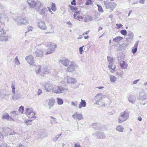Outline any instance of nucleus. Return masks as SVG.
Returning <instances> with one entry per match:
<instances>
[{
    "instance_id": "f257e3e1",
    "label": "nucleus",
    "mask_w": 147,
    "mask_h": 147,
    "mask_svg": "<svg viewBox=\"0 0 147 147\" xmlns=\"http://www.w3.org/2000/svg\"><path fill=\"white\" fill-rule=\"evenodd\" d=\"M44 88L46 91L47 92H59V91H67L68 89L61 86H58L57 87L54 86V87L49 83H47L45 84L44 86Z\"/></svg>"
},
{
    "instance_id": "f03ea898",
    "label": "nucleus",
    "mask_w": 147,
    "mask_h": 147,
    "mask_svg": "<svg viewBox=\"0 0 147 147\" xmlns=\"http://www.w3.org/2000/svg\"><path fill=\"white\" fill-rule=\"evenodd\" d=\"M129 116V113L127 111H125L121 113L119 118L118 122L121 123L124 122L127 119Z\"/></svg>"
},
{
    "instance_id": "7ed1b4c3",
    "label": "nucleus",
    "mask_w": 147,
    "mask_h": 147,
    "mask_svg": "<svg viewBox=\"0 0 147 147\" xmlns=\"http://www.w3.org/2000/svg\"><path fill=\"white\" fill-rule=\"evenodd\" d=\"M13 20L18 26H20L22 24H26L28 23V19L26 18H22L20 17H17L13 19Z\"/></svg>"
},
{
    "instance_id": "20e7f679",
    "label": "nucleus",
    "mask_w": 147,
    "mask_h": 147,
    "mask_svg": "<svg viewBox=\"0 0 147 147\" xmlns=\"http://www.w3.org/2000/svg\"><path fill=\"white\" fill-rule=\"evenodd\" d=\"M25 113L30 119H35L36 117L35 116L34 113L32 108H26L25 109Z\"/></svg>"
},
{
    "instance_id": "39448f33",
    "label": "nucleus",
    "mask_w": 147,
    "mask_h": 147,
    "mask_svg": "<svg viewBox=\"0 0 147 147\" xmlns=\"http://www.w3.org/2000/svg\"><path fill=\"white\" fill-rule=\"evenodd\" d=\"M78 67V65L73 62H71L70 65L68 67L66 71L71 73H74L75 69Z\"/></svg>"
},
{
    "instance_id": "423d86ee",
    "label": "nucleus",
    "mask_w": 147,
    "mask_h": 147,
    "mask_svg": "<svg viewBox=\"0 0 147 147\" xmlns=\"http://www.w3.org/2000/svg\"><path fill=\"white\" fill-rule=\"evenodd\" d=\"M106 1L104 2V4L106 6V8L107 9H110L112 11H113L115 7L116 6V4L114 2H111L110 3H106Z\"/></svg>"
},
{
    "instance_id": "0eeeda50",
    "label": "nucleus",
    "mask_w": 147,
    "mask_h": 147,
    "mask_svg": "<svg viewBox=\"0 0 147 147\" xmlns=\"http://www.w3.org/2000/svg\"><path fill=\"white\" fill-rule=\"evenodd\" d=\"M50 48H49L48 50H47V52L46 53V55L51 54L53 53L54 51V49L56 47V46L54 45L53 44H50L49 45Z\"/></svg>"
},
{
    "instance_id": "6e6552de",
    "label": "nucleus",
    "mask_w": 147,
    "mask_h": 147,
    "mask_svg": "<svg viewBox=\"0 0 147 147\" xmlns=\"http://www.w3.org/2000/svg\"><path fill=\"white\" fill-rule=\"evenodd\" d=\"M93 134L94 135L97 136L98 138L100 139L104 138L106 137L105 134L102 131H98L94 133Z\"/></svg>"
},
{
    "instance_id": "1a4fd4ad",
    "label": "nucleus",
    "mask_w": 147,
    "mask_h": 147,
    "mask_svg": "<svg viewBox=\"0 0 147 147\" xmlns=\"http://www.w3.org/2000/svg\"><path fill=\"white\" fill-rule=\"evenodd\" d=\"M25 59L30 64L32 65L34 64V58L32 55H30L26 56L25 58Z\"/></svg>"
},
{
    "instance_id": "9d476101",
    "label": "nucleus",
    "mask_w": 147,
    "mask_h": 147,
    "mask_svg": "<svg viewBox=\"0 0 147 147\" xmlns=\"http://www.w3.org/2000/svg\"><path fill=\"white\" fill-rule=\"evenodd\" d=\"M59 62L64 66H67L69 64V60L67 58H64L59 60Z\"/></svg>"
},
{
    "instance_id": "9b49d317",
    "label": "nucleus",
    "mask_w": 147,
    "mask_h": 147,
    "mask_svg": "<svg viewBox=\"0 0 147 147\" xmlns=\"http://www.w3.org/2000/svg\"><path fill=\"white\" fill-rule=\"evenodd\" d=\"M43 7V5L39 1H36L35 6L34 7L35 9L37 11H39L40 9Z\"/></svg>"
},
{
    "instance_id": "f8f14e48",
    "label": "nucleus",
    "mask_w": 147,
    "mask_h": 147,
    "mask_svg": "<svg viewBox=\"0 0 147 147\" xmlns=\"http://www.w3.org/2000/svg\"><path fill=\"white\" fill-rule=\"evenodd\" d=\"M67 82L68 84H74L77 82L76 80L73 78L68 77L66 78Z\"/></svg>"
},
{
    "instance_id": "ddd939ff",
    "label": "nucleus",
    "mask_w": 147,
    "mask_h": 147,
    "mask_svg": "<svg viewBox=\"0 0 147 147\" xmlns=\"http://www.w3.org/2000/svg\"><path fill=\"white\" fill-rule=\"evenodd\" d=\"M29 6L31 8H34L36 2L33 0H28L27 1Z\"/></svg>"
},
{
    "instance_id": "4468645a",
    "label": "nucleus",
    "mask_w": 147,
    "mask_h": 147,
    "mask_svg": "<svg viewBox=\"0 0 147 147\" xmlns=\"http://www.w3.org/2000/svg\"><path fill=\"white\" fill-rule=\"evenodd\" d=\"M38 26L40 29L42 30H45L47 28L45 23L44 22H38Z\"/></svg>"
},
{
    "instance_id": "2eb2a0df",
    "label": "nucleus",
    "mask_w": 147,
    "mask_h": 147,
    "mask_svg": "<svg viewBox=\"0 0 147 147\" xmlns=\"http://www.w3.org/2000/svg\"><path fill=\"white\" fill-rule=\"evenodd\" d=\"M0 20L1 21L4 22H8V18L5 13H1L0 11Z\"/></svg>"
},
{
    "instance_id": "dca6fc26",
    "label": "nucleus",
    "mask_w": 147,
    "mask_h": 147,
    "mask_svg": "<svg viewBox=\"0 0 147 147\" xmlns=\"http://www.w3.org/2000/svg\"><path fill=\"white\" fill-rule=\"evenodd\" d=\"M72 117L74 119H78L79 120H81L83 118L82 114L77 112H76L73 115Z\"/></svg>"
},
{
    "instance_id": "f3484780",
    "label": "nucleus",
    "mask_w": 147,
    "mask_h": 147,
    "mask_svg": "<svg viewBox=\"0 0 147 147\" xmlns=\"http://www.w3.org/2000/svg\"><path fill=\"white\" fill-rule=\"evenodd\" d=\"M2 118L3 119H5L10 121H14V119L9 116L7 113H5L3 114Z\"/></svg>"
},
{
    "instance_id": "a211bd4d",
    "label": "nucleus",
    "mask_w": 147,
    "mask_h": 147,
    "mask_svg": "<svg viewBox=\"0 0 147 147\" xmlns=\"http://www.w3.org/2000/svg\"><path fill=\"white\" fill-rule=\"evenodd\" d=\"M139 42V40L136 41L134 46L132 48V52L133 54H134L137 51Z\"/></svg>"
},
{
    "instance_id": "6ab92c4d",
    "label": "nucleus",
    "mask_w": 147,
    "mask_h": 147,
    "mask_svg": "<svg viewBox=\"0 0 147 147\" xmlns=\"http://www.w3.org/2000/svg\"><path fill=\"white\" fill-rule=\"evenodd\" d=\"M39 14L43 17L45 16L46 12L47 11V9L45 6L43 7L42 9L39 11Z\"/></svg>"
},
{
    "instance_id": "aec40b11",
    "label": "nucleus",
    "mask_w": 147,
    "mask_h": 147,
    "mask_svg": "<svg viewBox=\"0 0 147 147\" xmlns=\"http://www.w3.org/2000/svg\"><path fill=\"white\" fill-rule=\"evenodd\" d=\"M55 103V100L54 99H51L49 100L48 102L49 109H50L54 106Z\"/></svg>"
},
{
    "instance_id": "412c9836",
    "label": "nucleus",
    "mask_w": 147,
    "mask_h": 147,
    "mask_svg": "<svg viewBox=\"0 0 147 147\" xmlns=\"http://www.w3.org/2000/svg\"><path fill=\"white\" fill-rule=\"evenodd\" d=\"M35 54L37 57H41L43 56V53L42 50L38 49L35 51Z\"/></svg>"
},
{
    "instance_id": "4be33fe9",
    "label": "nucleus",
    "mask_w": 147,
    "mask_h": 147,
    "mask_svg": "<svg viewBox=\"0 0 147 147\" xmlns=\"http://www.w3.org/2000/svg\"><path fill=\"white\" fill-rule=\"evenodd\" d=\"M12 98L13 99L16 100L18 99L20 97V95L18 92H13Z\"/></svg>"
},
{
    "instance_id": "5701e85b",
    "label": "nucleus",
    "mask_w": 147,
    "mask_h": 147,
    "mask_svg": "<svg viewBox=\"0 0 147 147\" xmlns=\"http://www.w3.org/2000/svg\"><path fill=\"white\" fill-rule=\"evenodd\" d=\"M134 35L133 33L130 31L127 35V37L126 38V39L128 41H129V40H132L133 38Z\"/></svg>"
},
{
    "instance_id": "b1692460",
    "label": "nucleus",
    "mask_w": 147,
    "mask_h": 147,
    "mask_svg": "<svg viewBox=\"0 0 147 147\" xmlns=\"http://www.w3.org/2000/svg\"><path fill=\"white\" fill-rule=\"evenodd\" d=\"M121 67L123 69H126L127 68L128 65L124 61H121L120 62Z\"/></svg>"
},
{
    "instance_id": "393cba45",
    "label": "nucleus",
    "mask_w": 147,
    "mask_h": 147,
    "mask_svg": "<svg viewBox=\"0 0 147 147\" xmlns=\"http://www.w3.org/2000/svg\"><path fill=\"white\" fill-rule=\"evenodd\" d=\"M81 102H80V104L78 106L79 109H81L82 107H85L86 106V103L85 100L81 99Z\"/></svg>"
},
{
    "instance_id": "a878e982",
    "label": "nucleus",
    "mask_w": 147,
    "mask_h": 147,
    "mask_svg": "<svg viewBox=\"0 0 147 147\" xmlns=\"http://www.w3.org/2000/svg\"><path fill=\"white\" fill-rule=\"evenodd\" d=\"M139 95L138 98L139 99L144 100L146 98V97L145 96L144 92H139Z\"/></svg>"
},
{
    "instance_id": "bb28decb",
    "label": "nucleus",
    "mask_w": 147,
    "mask_h": 147,
    "mask_svg": "<svg viewBox=\"0 0 147 147\" xmlns=\"http://www.w3.org/2000/svg\"><path fill=\"white\" fill-rule=\"evenodd\" d=\"M102 98V95L101 93L98 94L95 96V100L96 102L99 101Z\"/></svg>"
},
{
    "instance_id": "cd10ccee",
    "label": "nucleus",
    "mask_w": 147,
    "mask_h": 147,
    "mask_svg": "<svg viewBox=\"0 0 147 147\" xmlns=\"http://www.w3.org/2000/svg\"><path fill=\"white\" fill-rule=\"evenodd\" d=\"M128 99L129 102L131 103L134 104L135 103L136 98L135 97L133 96H130L128 98Z\"/></svg>"
},
{
    "instance_id": "c85d7f7f",
    "label": "nucleus",
    "mask_w": 147,
    "mask_h": 147,
    "mask_svg": "<svg viewBox=\"0 0 147 147\" xmlns=\"http://www.w3.org/2000/svg\"><path fill=\"white\" fill-rule=\"evenodd\" d=\"M9 135H15L13 137H15V138H17L20 137V135L18 134H16L13 130L11 129V131H10Z\"/></svg>"
},
{
    "instance_id": "c756f323",
    "label": "nucleus",
    "mask_w": 147,
    "mask_h": 147,
    "mask_svg": "<svg viewBox=\"0 0 147 147\" xmlns=\"http://www.w3.org/2000/svg\"><path fill=\"white\" fill-rule=\"evenodd\" d=\"M2 129L4 132L5 133V136H8V135H9L10 131H11V129L8 128H7L5 129Z\"/></svg>"
},
{
    "instance_id": "7c9ffc66",
    "label": "nucleus",
    "mask_w": 147,
    "mask_h": 147,
    "mask_svg": "<svg viewBox=\"0 0 147 147\" xmlns=\"http://www.w3.org/2000/svg\"><path fill=\"white\" fill-rule=\"evenodd\" d=\"M109 78L111 82L112 83H114L117 80V78L114 76L111 75Z\"/></svg>"
},
{
    "instance_id": "2f4dec72",
    "label": "nucleus",
    "mask_w": 147,
    "mask_h": 147,
    "mask_svg": "<svg viewBox=\"0 0 147 147\" xmlns=\"http://www.w3.org/2000/svg\"><path fill=\"white\" fill-rule=\"evenodd\" d=\"M116 129L117 131L119 132H123L124 129V128L121 125H118L116 127Z\"/></svg>"
},
{
    "instance_id": "473e14b6",
    "label": "nucleus",
    "mask_w": 147,
    "mask_h": 147,
    "mask_svg": "<svg viewBox=\"0 0 147 147\" xmlns=\"http://www.w3.org/2000/svg\"><path fill=\"white\" fill-rule=\"evenodd\" d=\"M123 39V37L121 36H117L114 38L113 40L116 42H119L121 40Z\"/></svg>"
},
{
    "instance_id": "72a5a7b5",
    "label": "nucleus",
    "mask_w": 147,
    "mask_h": 147,
    "mask_svg": "<svg viewBox=\"0 0 147 147\" xmlns=\"http://www.w3.org/2000/svg\"><path fill=\"white\" fill-rule=\"evenodd\" d=\"M104 100L106 106L107 105H110L111 103V100L109 98H104Z\"/></svg>"
},
{
    "instance_id": "f704fd0d",
    "label": "nucleus",
    "mask_w": 147,
    "mask_h": 147,
    "mask_svg": "<svg viewBox=\"0 0 147 147\" xmlns=\"http://www.w3.org/2000/svg\"><path fill=\"white\" fill-rule=\"evenodd\" d=\"M104 100H103L102 101H99V102H96V104L98 105H100L101 106L105 107L106 106L105 104Z\"/></svg>"
},
{
    "instance_id": "c9c22d12",
    "label": "nucleus",
    "mask_w": 147,
    "mask_h": 147,
    "mask_svg": "<svg viewBox=\"0 0 147 147\" xmlns=\"http://www.w3.org/2000/svg\"><path fill=\"white\" fill-rule=\"evenodd\" d=\"M57 104L59 105H61L63 103V100L60 98H57Z\"/></svg>"
},
{
    "instance_id": "e433bc0d",
    "label": "nucleus",
    "mask_w": 147,
    "mask_h": 147,
    "mask_svg": "<svg viewBox=\"0 0 147 147\" xmlns=\"http://www.w3.org/2000/svg\"><path fill=\"white\" fill-rule=\"evenodd\" d=\"M92 20V17L89 16H87L85 18L84 21L86 22H88V21H90Z\"/></svg>"
},
{
    "instance_id": "4c0bfd02",
    "label": "nucleus",
    "mask_w": 147,
    "mask_h": 147,
    "mask_svg": "<svg viewBox=\"0 0 147 147\" xmlns=\"http://www.w3.org/2000/svg\"><path fill=\"white\" fill-rule=\"evenodd\" d=\"M107 60L108 62H109V64L113 63V58L110 56L107 57Z\"/></svg>"
},
{
    "instance_id": "58836bf2",
    "label": "nucleus",
    "mask_w": 147,
    "mask_h": 147,
    "mask_svg": "<svg viewBox=\"0 0 147 147\" xmlns=\"http://www.w3.org/2000/svg\"><path fill=\"white\" fill-rule=\"evenodd\" d=\"M61 134H59L54 137L53 139V140L54 142H55L58 140V139L61 136Z\"/></svg>"
},
{
    "instance_id": "ea45409f",
    "label": "nucleus",
    "mask_w": 147,
    "mask_h": 147,
    "mask_svg": "<svg viewBox=\"0 0 147 147\" xmlns=\"http://www.w3.org/2000/svg\"><path fill=\"white\" fill-rule=\"evenodd\" d=\"M5 32L3 29H0V37H3L5 35Z\"/></svg>"
},
{
    "instance_id": "a19ab883",
    "label": "nucleus",
    "mask_w": 147,
    "mask_h": 147,
    "mask_svg": "<svg viewBox=\"0 0 147 147\" xmlns=\"http://www.w3.org/2000/svg\"><path fill=\"white\" fill-rule=\"evenodd\" d=\"M108 67L110 69H111L113 70H115L116 68L115 65H114L113 63L110 64H109L108 65Z\"/></svg>"
},
{
    "instance_id": "79ce46f5",
    "label": "nucleus",
    "mask_w": 147,
    "mask_h": 147,
    "mask_svg": "<svg viewBox=\"0 0 147 147\" xmlns=\"http://www.w3.org/2000/svg\"><path fill=\"white\" fill-rule=\"evenodd\" d=\"M3 37H4L3 39L1 40V42H3L4 41L5 42H6L8 41L9 38H11L10 37H9L8 36H4Z\"/></svg>"
},
{
    "instance_id": "37998d69",
    "label": "nucleus",
    "mask_w": 147,
    "mask_h": 147,
    "mask_svg": "<svg viewBox=\"0 0 147 147\" xmlns=\"http://www.w3.org/2000/svg\"><path fill=\"white\" fill-rule=\"evenodd\" d=\"M51 9L53 11H55L56 10V6L55 3H52V5L51 6Z\"/></svg>"
},
{
    "instance_id": "c03bdc74",
    "label": "nucleus",
    "mask_w": 147,
    "mask_h": 147,
    "mask_svg": "<svg viewBox=\"0 0 147 147\" xmlns=\"http://www.w3.org/2000/svg\"><path fill=\"white\" fill-rule=\"evenodd\" d=\"M14 63L16 64V65H19L20 64V63L19 61V60L17 56L15 59Z\"/></svg>"
},
{
    "instance_id": "a18cd8bd",
    "label": "nucleus",
    "mask_w": 147,
    "mask_h": 147,
    "mask_svg": "<svg viewBox=\"0 0 147 147\" xmlns=\"http://www.w3.org/2000/svg\"><path fill=\"white\" fill-rule=\"evenodd\" d=\"M41 66L40 65L37 66L36 68V74L39 73L40 71Z\"/></svg>"
},
{
    "instance_id": "49530a36",
    "label": "nucleus",
    "mask_w": 147,
    "mask_h": 147,
    "mask_svg": "<svg viewBox=\"0 0 147 147\" xmlns=\"http://www.w3.org/2000/svg\"><path fill=\"white\" fill-rule=\"evenodd\" d=\"M24 111V108L23 106H21L19 108L18 111L21 114Z\"/></svg>"
},
{
    "instance_id": "de8ad7c7",
    "label": "nucleus",
    "mask_w": 147,
    "mask_h": 147,
    "mask_svg": "<svg viewBox=\"0 0 147 147\" xmlns=\"http://www.w3.org/2000/svg\"><path fill=\"white\" fill-rule=\"evenodd\" d=\"M33 28L30 26H28L27 27V31L25 32V33H26L27 32H30V31H32V30L33 29Z\"/></svg>"
},
{
    "instance_id": "09e8293b",
    "label": "nucleus",
    "mask_w": 147,
    "mask_h": 147,
    "mask_svg": "<svg viewBox=\"0 0 147 147\" xmlns=\"http://www.w3.org/2000/svg\"><path fill=\"white\" fill-rule=\"evenodd\" d=\"M120 33L121 34L124 36H126L127 35V31L126 30H123L121 31Z\"/></svg>"
},
{
    "instance_id": "8fccbe9b",
    "label": "nucleus",
    "mask_w": 147,
    "mask_h": 147,
    "mask_svg": "<svg viewBox=\"0 0 147 147\" xmlns=\"http://www.w3.org/2000/svg\"><path fill=\"white\" fill-rule=\"evenodd\" d=\"M32 120H26L25 121V123L27 125H30V122L32 121Z\"/></svg>"
},
{
    "instance_id": "3c124183",
    "label": "nucleus",
    "mask_w": 147,
    "mask_h": 147,
    "mask_svg": "<svg viewBox=\"0 0 147 147\" xmlns=\"http://www.w3.org/2000/svg\"><path fill=\"white\" fill-rule=\"evenodd\" d=\"M93 3L92 1L91 0H88L85 3V4L86 5H88L90 4H92Z\"/></svg>"
},
{
    "instance_id": "603ef678",
    "label": "nucleus",
    "mask_w": 147,
    "mask_h": 147,
    "mask_svg": "<svg viewBox=\"0 0 147 147\" xmlns=\"http://www.w3.org/2000/svg\"><path fill=\"white\" fill-rule=\"evenodd\" d=\"M13 114V116L15 117L18 114V113L17 111H14L11 112Z\"/></svg>"
},
{
    "instance_id": "864d4df0",
    "label": "nucleus",
    "mask_w": 147,
    "mask_h": 147,
    "mask_svg": "<svg viewBox=\"0 0 147 147\" xmlns=\"http://www.w3.org/2000/svg\"><path fill=\"white\" fill-rule=\"evenodd\" d=\"M50 69L45 68L44 69L43 71L45 74H47L48 73H50Z\"/></svg>"
},
{
    "instance_id": "5fc2aeb1",
    "label": "nucleus",
    "mask_w": 147,
    "mask_h": 147,
    "mask_svg": "<svg viewBox=\"0 0 147 147\" xmlns=\"http://www.w3.org/2000/svg\"><path fill=\"white\" fill-rule=\"evenodd\" d=\"M80 11H77L75 12V13L74 14V18L75 19H77V18H76V16L78 13H80Z\"/></svg>"
},
{
    "instance_id": "6e6d98bb",
    "label": "nucleus",
    "mask_w": 147,
    "mask_h": 147,
    "mask_svg": "<svg viewBox=\"0 0 147 147\" xmlns=\"http://www.w3.org/2000/svg\"><path fill=\"white\" fill-rule=\"evenodd\" d=\"M84 47V46H83L79 48V53L80 54H82V52L83 51V48Z\"/></svg>"
},
{
    "instance_id": "4d7b16f0",
    "label": "nucleus",
    "mask_w": 147,
    "mask_h": 147,
    "mask_svg": "<svg viewBox=\"0 0 147 147\" xmlns=\"http://www.w3.org/2000/svg\"><path fill=\"white\" fill-rule=\"evenodd\" d=\"M116 26H117V28L118 29H119L123 25L121 24H116Z\"/></svg>"
},
{
    "instance_id": "13d9d810",
    "label": "nucleus",
    "mask_w": 147,
    "mask_h": 147,
    "mask_svg": "<svg viewBox=\"0 0 147 147\" xmlns=\"http://www.w3.org/2000/svg\"><path fill=\"white\" fill-rule=\"evenodd\" d=\"M1 147H10L6 143H3L1 144Z\"/></svg>"
},
{
    "instance_id": "bf43d9fd",
    "label": "nucleus",
    "mask_w": 147,
    "mask_h": 147,
    "mask_svg": "<svg viewBox=\"0 0 147 147\" xmlns=\"http://www.w3.org/2000/svg\"><path fill=\"white\" fill-rule=\"evenodd\" d=\"M78 102H72L71 103V105H74L75 107H77V106Z\"/></svg>"
},
{
    "instance_id": "052dcab7",
    "label": "nucleus",
    "mask_w": 147,
    "mask_h": 147,
    "mask_svg": "<svg viewBox=\"0 0 147 147\" xmlns=\"http://www.w3.org/2000/svg\"><path fill=\"white\" fill-rule=\"evenodd\" d=\"M140 80V79H138L136 80L133 82V84H136L138 82H139Z\"/></svg>"
},
{
    "instance_id": "680f3d73",
    "label": "nucleus",
    "mask_w": 147,
    "mask_h": 147,
    "mask_svg": "<svg viewBox=\"0 0 147 147\" xmlns=\"http://www.w3.org/2000/svg\"><path fill=\"white\" fill-rule=\"evenodd\" d=\"M76 18H77V19H78V20H80V19L82 20V19H83L84 18L83 17L80 16H78Z\"/></svg>"
},
{
    "instance_id": "e2e57ef3",
    "label": "nucleus",
    "mask_w": 147,
    "mask_h": 147,
    "mask_svg": "<svg viewBox=\"0 0 147 147\" xmlns=\"http://www.w3.org/2000/svg\"><path fill=\"white\" fill-rule=\"evenodd\" d=\"M129 44L127 43H123L122 45L123 47H124L126 48L128 45Z\"/></svg>"
},
{
    "instance_id": "0e129e2a",
    "label": "nucleus",
    "mask_w": 147,
    "mask_h": 147,
    "mask_svg": "<svg viewBox=\"0 0 147 147\" xmlns=\"http://www.w3.org/2000/svg\"><path fill=\"white\" fill-rule=\"evenodd\" d=\"M71 4L72 5H76V3L75 0H73L71 2Z\"/></svg>"
},
{
    "instance_id": "69168bd1",
    "label": "nucleus",
    "mask_w": 147,
    "mask_h": 147,
    "mask_svg": "<svg viewBox=\"0 0 147 147\" xmlns=\"http://www.w3.org/2000/svg\"><path fill=\"white\" fill-rule=\"evenodd\" d=\"M11 88L12 89V92H15V86L12 85L11 86Z\"/></svg>"
},
{
    "instance_id": "338daca9",
    "label": "nucleus",
    "mask_w": 147,
    "mask_h": 147,
    "mask_svg": "<svg viewBox=\"0 0 147 147\" xmlns=\"http://www.w3.org/2000/svg\"><path fill=\"white\" fill-rule=\"evenodd\" d=\"M98 8V11H99L102 12L103 9L102 7L100 6V7H99Z\"/></svg>"
},
{
    "instance_id": "774afa93",
    "label": "nucleus",
    "mask_w": 147,
    "mask_h": 147,
    "mask_svg": "<svg viewBox=\"0 0 147 147\" xmlns=\"http://www.w3.org/2000/svg\"><path fill=\"white\" fill-rule=\"evenodd\" d=\"M74 147H81L80 145L78 144H76Z\"/></svg>"
}]
</instances>
